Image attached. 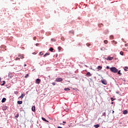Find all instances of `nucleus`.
<instances>
[{"label": "nucleus", "mask_w": 128, "mask_h": 128, "mask_svg": "<svg viewBox=\"0 0 128 128\" xmlns=\"http://www.w3.org/2000/svg\"><path fill=\"white\" fill-rule=\"evenodd\" d=\"M110 70L112 72L116 73L118 72V70L115 67H112L110 68Z\"/></svg>", "instance_id": "1"}, {"label": "nucleus", "mask_w": 128, "mask_h": 128, "mask_svg": "<svg viewBox=\"0 0 128 128\" xmlns=\"http://www.w3.org/2000/svg\"><path fill=\"white\" fill-rule=\"evenodd\" d=\"M56 82H62V78H57L56 80Z\"/></svg>", "instance_id": "2"}, {"label": "nucleus", "mask_w": 128, "mask_h": 128, "mask_svg": "<svg viewBox=\"0 0 128 128\" xmlns=\"http://www.w3.org/2000/svg\"><path fill=\"white\" fill-rule=\"evenodd\" d=\"M114 60V57H110V56H108L106 58V60Z\"/></svg>", "instance_id": "3"}, {"label": "nucleus", "mask_w": 128, "mask_h": 128, "mask_svg": "<svg viewBox=\"0 0 128 128\" xmlns=\"http://www.w3.org/2000/svg\"><path fill=\"white\" fill-rule=\"evenodd\" d=\"M36 84H40V78H37L36 80Z\"/></svg>", "instance_id": "4"}, {"label": "nucleus", "mask_w": 128, "mask_h": 128, "mask_svg": "<svg viewBox=\"0 0 128 128\" xmlns=\"http://www.w3.org/2000/svg\"><path fill=\"white\" fill-rule=\"evenodd\" d=\"M101 82L103 84H108V82H106V80H102Z\"/></svg>", "instance_id": "5"}, {"label": "nucleus", "mask_w": 128, "mask_h": 128, "mask_svg": "<svg viewBox=\"0 0 128 128\" xmlns=\"http://www.w3.org/2000/svg\"><path fill=\"white\" fill-rule=\"evenodd\" d=\"M128 114V110H124L123 112V114Z\"/></svg>", "instance_id": "6"}, {"label": "nucleus", "mask_w": 128, "mask_h": 128, "mask_svg": "<svg viewBox=\"0 0 128 128\" xmlns=\"http://www.w3.org/2000/svg\"><path fill=\"white\" fill-rule=\"evenodd\" d=\"M42 120H44V122H48V121L46 120V118H44V117H42Z\"/></svg>", "instance_id": "7"}, {"label": "nucleus", "mask_w": 128, "mask_h": 128, "mask_svg": "<svg viewBox=\"0 0 128 128\" xmlns=\"http://www.w3.org/2000/svg\"><path fill=\"white\" fill-rule=\"evenodd\" d=\"M86 76H92V74H90V72H88L87 74H86Z\"/></svg>", "instance_id": "8"}, {"label": "nucleus", "mask_w": 128, "mask_h": 128, "mask_svg": "<svg viewBox=\"0 0 128 128\" xmlns=\"http://www.w3.org/2000/svg\"><path fill=\"white\" fill-rule=\"evenodd\" d=\"M50 56V53L47 52L44 56V58H46V56Z\"/></svg>", "instance_id": "9"}, {"label": "nucleus", "mask_w": 128, "mask_h": 128, "mask_svg": "<svg viewBox=\"0 0 128 128\" xmlns=\"http://www.w3.org/2000/svg\"><path fill=\"white\" fill-rule=\"evenodd\" d=\"M24 94H22V95H21V96H20L19 98H24Z\"/></svg>", "instance_id": "10"}, {"label": "nucleus", "mask_w": 128, "mask_h": 128, "mask_svg": "<svg viewBox=\"0 0 128 128\" xmlns=\"http://www.w3.org/2000/svg\"><path fill=\"white\" fill-rule=\"evenodd\" d=\"M97 70H102V66H98L97 68H96Z\"/></svg>", "instance_id": "11"}, {"label": "nucleus", "mask_w": 128, "mask_h": 128, "mask_svg": "<svg viewBox=\"0 0 128 128\" xmlns=\"http://www.w3.org/2000/svg\"><path fill=\"white\" fill-rule=\"evenodd\" d=\"M6 100V98H3L2 100V102H4Z\"/></svg>", "instance_id": "12"}, {"label": "nucleus", "mask_w": 128, "mask_h": 128, "mask_svg": "<svg viewBox=\"0 0 128 128\" xmlns=\"http://www.w3.org/2000/svg\"><path fill=\"white\" fill-rule=\"evenodd\" d=\"M32 112H35L36 111V106H33L32 107Z\"/></svg>", "instance_id": "13"}, {"label": "nucleus", "mask_w": 128, "mask_h": 128, "mask_svg": "<svg viewBox=\"0 0 128 128\" xmlns=\"http://www.w3.org/2000/svg\"><path fill=\"white\" fill-rule=\"evenodd\" d=\"M18 104H22V101H18Z\"/></svg>", "instance_id": "14"}, {"label": "nucleus", "mask_w": 128, "mask_h": 128, "mask_svg": "<svg viewBox=\"0 0 128 128\" xmlns=\"http://www.w3.org/2000/svg\"><path fill=\"white\" fill-rule=\"evenodd\" d=\"M94 126L96 128H100V124H98L94 125Z\"/></svg>", "instance_id": "15"}, {"label": "nucleus", "mask_w": 128, "mask_h": 128, "mask_svg": "<svg viewBox=\"0 0 128 128\" xmlns=\"http://www.w3.org/2000/svg\"><path fill=\"white\" fill-rule=\"evenodd\" d=\"M29 76H30V75H29L28 74H26V75L24 76L25 78H28Z\"/></svg>", "instance_id": "16"}, {"label": "nucleus", "mask_w": 128, "mask_h": 128, "mask_svg": "<svg viewBox=\"0 0 128 128\" xmlns=\"http://www.w3.org/2000/svg\"><path fill=\"white\" fill-rule=\"evenodd\" d=\"M20 60V56H19V57L16 58V60Z\"/></svg>", "instance_id": "17"}, {"label": "nucleus", "mask_w": 128, "mask_h": 128, "mask_svg": "<svg viewBox=\"0 0 128 128\" xmlns=\"http://www.w3.org/2000/svg\"><path fill=\"white\" fill-rule=\"evenodd\" d=\"M112 42H114V44H118V42L114 41V40H112Z\"/></svg>", "instance_id": "18"}, {"label": "nucleus", "mask_w": 128, "mask_h": 128, "mask_svg": "<svg viewBox=\"0 0 128 128\" xmlns=\"http://www.w3.org/2000/svg\"><path fill=\"white\" fill-rule=\"evenodd\" d=\"M126 68H128H128L126 67V66H125V67H124V70H125V72L128 71V70H127Z\"/></svg>", "instance_id": "19"}, {"label": "nucleus", "mask_w": 128, "mask_h": 128, "mask_svg": "<svg viewBox=\"0 0 128 128\" xmlns=\"http://www.w3.org/2000/svg\"><path fill=\"white\" fill-rule=\"evenodd\" d=\"M50 52H52V51L54 50V48H50Z\"/></svg>", "instance_id": "20"}, {"label": "nucleus", "mask_w": 128, "mask_h": 128, "mask_svg": "<svg viewBox=\"0 0 128 128\" xmlns=\"http://www.w3.org/2000/svg\"><path fill=\"white\" fill-rule=\"evenodd\" d=\"M110 38L111 40H114V36H112V35L110 36Z\"/></svg>", "instance_id": "21"}, {"label": "nucleus", "mask_w": 128, "mask_h": 128, "mask_svg": "<svg viewBox=\"0 0 128 128\" xmlns=\"http://www.w3.org/2000/svg\"><path fill=\"white\" fill-rule=\"evenodd\" d=\"M118 74H120V76H122V73H120V70L118 72Z\"/></svg>", "instance_id": "22"}, {"label": "nucleus", "mask_w": 128, "mask_h": 128, "mask_svg": "<svg viewBox=\"0 0 128 128\" xmlns=\"http://www.w3.org/2000/svg\"><path fill=\"white\" fill-rule=\"evenodd\" d=\"M51 40H52V42H56V40L54 38H52Z\"/></svg>", "instance_id": "23"}, {"label": "nucleus", "mask_w": 128, "mask_h": 128, "mask_svg": "<svg viewBox=\"0 0 128 128\" xmlns=\"http://www.w3.org/2000/svg\"><path fill=\"white\" fill-rule=\"evenodd\" d=\"M108 40H104V43H105L106 44H108Z\"/></svg>", "instance_id": "24"}, {"label": "nucleus", "mask_w": 128, "mask_h": 128, "mask_svg": "<svg viewBox=\"0 0 128 128\" xmlns=\"http://www.w3.org/2000/svg\"><path fill=\"white\" fill-rule=\"evenodd\" d=\"M14 93L15 94H18V91H15V92H14Z\"/></svg>", "instance_id": "25"}, {"label": "nucleus", "mask_w": 128, "mask_h": 128, "mask_svg": "<svg viewBox=\"0 0 128 128\" xmlns=\"http://www.w3.org/2000/svg\"><path fill=\"white\" fill-rule=\"evenodd\" d=\"M64 90H70V88H65Z\"/></svg>", "instance_id": "26"}, {"label": "nucleus", "mask_w": 128, "mask_h": 128, "mask_svg": "<svg viewBox=\"0 0 128 128\" xmlns=\"http://www.w3.org/2000/svg\"><path fill=\"white\" fill-rule=\"evenodd\" d=\"M18 116H20V115L18 114H16V116H15V118H18Z\"/></svg>", "instance_id": "27"}, {"label": "nucleus", "mask_w": 128, "mask_h": 128, "mask_svg": "<svg viewBox=\"0 0 128 128\" xmlns=\"http://www.w3.org/2000/svg\"><path fill=\"white\" fill-rule=\"evenodd\" d=\"M120 54L121 56H122V55L124 54V52H120Z\"/></svg>", "instance_id": "28"}, {"label": "nucleus", "mask_w": 128, "mask_h": 128, "mask_svg": "<svg viewBox=\"0 0 128 128\" xmlns=\"http://www.w3.org/2000/svg\"><path fill=\"white\" fill-rule=\"evenodd\" d=\"M40 56H44V53L42 52H40Z\"/></svg>", "instance_id": "29"}, {"label": "nucleus", "mask_w": 128, "mask_h": 128, "mask_svg": "<svg viewBox=\"0 0 128 128\" xmlns=\"http://www.w3.org/2000/svg\"><path fill=\"white\" fill-rule=\"evenodd\" d=\"M3 84H2V86H4V84H6V81L3 82Z\"/></svg>", "instance_id": "30"}, {"label": "nucleus", "mask_w": 128, "mask_h": 128, "mask_svg": "<svg viewBox=\"0 0 128 128\" xmlns=\"http://www.w3.org/2000/svg\"><path fill=\"white\" fill-rule=\"evenodd\" d=\"M70 32L71 34H74V31H71V32Z\"/></svg>", "instance_id": "31"}, {"label": "nucleus", "mask_w": 128, "mask_h": 128, "mask_svg": "<svg viewBox=\"0 0 128 128\" xmlns=\"http://www.w3.org/2000/svg\"><path fill=\"white\" fill-rule=\"evenodd\" d=\"M58 50H62V47H58Z\"/></svg>", "instance_id": "32"}, {"label": "nucleus", "mask_w": 128, "mask_h": 128, "mask_svg": "<svg viewBox=\"0 0 128 128\" xmlns=\"http://www.w3.org/2000/svg\"><path fill=\"white\" fill-rule=\"evenodd\" d=\"M86 44L87 46H90V44Z\"/></svg>", "instance_id": "33"}, {"label": "nucleus", "mask_w": 128, "mask_h": 128, "mask_svg": "<svg viewBox=\"0 0 128 128\" xmlns=\"http://www.w3.org/2000/svg\"><path fill=\"white\" fill-rule=\"evenodd\" d=\"M36 46H40V44L37 43V44H36Z\"/></svg>", "instance_id": "34"}, {"label": "nucleus", "mask_w": 128, "mask_h": 128, "mask_svg": "<svg viewBox=\"0 0 128 128\" xmlns=\"http://www.w3.org/2000/svg\"><path fill=\"white\" fill-rule=\"evenodd\" d=\"M24 56H20V58H22H22H24Z\"/></svg>", "instance_id": "35"}, {"label": "nucleus", "mask_w": 128, "mask_h": 128, "mask_svg": "<svg viewBox=\"0 0 128 128\" xmlns=\"http://www.w3.org/2000/svg\"><path fill=\"white\" fill-rule=\"evenodd\" d=\"M52 86H56V82H52Z\"/></svg>", "instance_id": "36"}, {"label": "nucleus", "mask_w": 128, "mask_h": 128, "mask_svg": "<svg viewBox=\"0 0 128 128\" xmlns=\"http://www.w3.org/2000/svg\"><path fill=\"white\" fill-rule=\"evenodd\" d=\"M6 110V107H4V108H3L4 110Z\"/></svg>", "instance_id": "37"}, {"label": "nucleus", "mask_w": 128, "mask_h": 128, "mask_svg": "<svg viewBox=\"0 0 128 128\" xmlns=\"http://www.w3.org/2000/svg\"><path fill=\"white\" fill-rule=\"evenodd\" d=\"M106 68H107V70H108V69H110V66H107L106 67Z\"/></svg>", "instance_id": "38"}, {"label": "nucleus", "mask_w": 128, "mask_h": 128, "mask_svg": "<svg viewBox=\"0 0 128 128\" xmlns=\"http://www.w3.org/2000/svg\"><path fill=\"white\" fill-rule=\"evenodd\" d=\"M68 108H66V109L65 110L66 112H68Z\"/></svg>", "instance_id": "39"}, {"label": "nucleus", "mask_w": 128, "mask_h": 128, "mask_svg": "<svg viewBox=\"0 0 128 128\" xmlns=\"http://www.w3.org/2000/svg\"><path fill=\"white\" fill-rule=\"evenodd\" d=\"M24 66H26V64H24Z\"/></svg>", "instance_id": "40"}, {"label": "nucleus", "mask_w": 128, "mask_h": 128, "mask_svg": "<svg viewBox=\"0 0 128 128\" xmlns=\"http://www.w3.org/2000/svg\"><path fill=\"white\" fill-rule=\"evenodd\" d=\"M58 128H62L60 126H58Z\"/></svg>", "instance_id": "41"}, {"label": "nucleus", "mask_w": 128, "mask_h": 128, "mask_svg": "<svg viewBox=\"0 0 128 128\" xmlns=\"http://www.w3.org/2000/svg\"><path fill=\"white\" fill-rule=\"evenodd\" d=\"M114 111L112 110V114H114Z\"/></svg>", "instance_id": "42"}, {"label": "nucleus", "mask_w": 128, "mask_h": 128, "mask_svg": "<svg viewBox=\"0 0 128 128\" xmlns=\"http://www.w3.org/2000/svg\"><path fill=\"white\" fill-rule=\"evenodd\" d=\"M63 124H64V122H63Z\"/></svg>", "instance_id": "43"}, {"label": "nucleus", "mask_w": 128, "mask_h": 128, "mask_svg": "<svg viewBox=\"0 0 128 128\" xmlns=\"http://www.w3.org/2000/svg\"><path fill=\"white\" fill-rule=\"evenodd\" d=\"M34 40H35V38H34Z\"/></svg>", "instance_id": "44"}, {"label": "nucleus", "mask_w": 128, "mask_h": 128, "mask_svg": "<svg viewBox=\"0 0 128 128\" xmlns=\"http://www.w3.org/2000/svg\"><path fill=\"white\" fill-rule=\"evenodd\" d=\"M34 40H35V38H34Z\"/></svg>", "instance_id": "45"}, {"label": "nucleus", "mask_w": 128, "mask_h": 128, "mask_svg": "<svg viewBox=\"0 0 128 128\" xmlns=\"http://www.w3.org/2000/svg\"><path fill=\"white\" fill-rule=\"evenodd\" d=\"M34 40H35V38H34Z\"/></svg>", "instance_id": "46"}]
</instances>
